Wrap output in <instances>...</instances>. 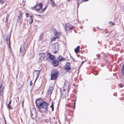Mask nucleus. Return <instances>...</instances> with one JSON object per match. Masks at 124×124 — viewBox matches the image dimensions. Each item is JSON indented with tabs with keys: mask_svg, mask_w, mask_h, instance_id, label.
<instances>
[{
	"mask_svg": "<svg viewBox=\"0 0 124 124\" xmlns=\"http://www.w3.org/2000/svg\"><path fill=\"white\" fill-rule=\"evenodd\" d=\"M59 75L58 72L57 70L55 69H53L51 74V79L54 80L57 78Z\"/></svg>",
	"mask_w": 124,
	"mask_h": 124,
	"instance_id": "f257e3e1",
	"label": "nucleus"
},
{
	"mask_svg": "<svg viewBox=\"0 0 124 124\" xmlns=\"http://www.w3.org/2000/svg\"><path fill=\"white\" fill-rule=\"evenodd\" d=\"M40 106V108H38L40 111L41 112H46L47 110V103L44 101Z\"/></svg>",
	"mask_w": 124,
	"mask_h": 124,
	"instance_id": "f03ea898",
	"label": "nucleus"
},
{
	"mask_svg": "<svg viewBox=\"0 0 124 124\" xmlns=\"http://www.w3.org/2000/svg\"><path fill=\"white\" fill-rule=\"evenodd\" d=\"M51 46L55 53H56L59 50V45L58 43L52 44Z\"/></svg>",
	"mask_w": 124,
	"mask_h": 124,
	"instance_id": "7ed1b4c3",
	"label": "nucleus"
},
{
	"mask_svg": "<svg viewBox=\"0 0 124 124\" xmlns=\"http://www.w3.org/2000/svg\"><path fill=\"white\" fill-rule=\"evenodd\" d=\"M43 102H44L40 98L36 100L35 101V103L38 108H40V105H41V104Z\"/></svg>",
	"mask_w": 124,
	"mask_h": 124,
	"instance_id": "20e7f679",
	"label": "nucleus"
},
{
	"mask_svg": "<svg viewBox=\"0 0 124 124\" xmlns=\"http://www.w3.org/2000/svg\"><path fill=\"white\" fill-rule=\"evenodd\" d=\"M53 30L54 32V34L55 37H53V40L55 39L56 38H58L60 36V33L54 29H53Z\"/></svg>",
	"mask_w": 124,
	"mask_h": 124,
	"instance_id": "39448f33",
	"label": "nucleus"
},
{
	"mask_svg": "<svg viewBox=\"0 0 124 124\" xmlns=\"http://www.w3.org/2000/svg\"><path fill=\"white\" fill-rule=\"evenodd\" d=\"M42 4L41 3H39V4L37 5L34 7V8L36 10H39L42 8Z\"/></svg>",
	"mask_w": 124,
	"mask_h": 124,
	"instance_id": "423d86ee",
	"label": "nucleus"
},
{
	"mask_svg": "<svg viewBox=\"0 0 124 124\" xmlns=\"http://www.w3.org/2000/svg\"><path fill=\"white\" fill-rule=\"evenodd\" d=\"M73 26L69 23H67L65 27V30L66 31L68 32L69 31V30H72L73 29Z\"/></svg>",
	"mask_w": 124,
	"mask_h": 124,
	"instance_id": "0eeeda50",
	"label": "nucleus"
},
{
	"mask_svg": "<svg viewBox=\"0 0 124 124\" xmlns=\"http://www.w3.org/2000/svg\"><path fill=\"white\" fill-rule=\"evenodd\" d=\"M37 112L36 110H34V111L31 112V115L32 118L33 119H35L37 117Z\"/></svg>",
	"mask_w": 124,
	"mask_h": 124,
	"instance_id": "6e6552de",
	"label": "nucleus"
},
{
	"mask_svg": "<svg viewBox=\"0 0 124 124\" xmlns=\"http://www.w3.org/2000/svg\"><path fill=\"white\" fill-rule=\"evenodd\" d=\"M39 62H41L43 60L45 57V55L44 53H40L39 55Z\"/></svg>",
	"mask_w": 124,
	"mask_h": 124,
	"instance_id": "1a4fd4ad",
	"label": "nucleus"
},
{
	"mask_svg": "<svg viewBox=\"0 0 124 124\" xmlns=\"http://www.w3.org/2000/svg\"><path fill=\"white\" fill-rule=\"evenodd\" d=\"M64 69L66 70H69L71 69V68L70 67L69 63H67L64 67Z\"/></svg>",
	"mask_w": 124,
	"mask_h": 124,
	"instance_id": "9d476101",
	"label": "nucleus"
},
{
	"mask_svg": "<svg viewBox=\"0 0 124 124\" xmlns=\"http://www.w3.org/2000/svg\"><path fill=\"white\" fill-rule=\"evenodd\" d=\"M0 124H7L5 118L4 117L3 119H1L0 120Z\"/></svg>",
	"mask_w": 124,
	"mask_h": 124,
	"instance_id": "9b49d317",
	"label": "nucleus"
},
{
	"mask_svg": "<svg viewBox=\"0 0 124 124\" xmlns=\"http://www.w3.org/2000/svg\"><path fill=\"white\" fill-rule=\"evenodd\" d=\"M19 15L18 16V21H19L20 23H21L22 21L21 20V18L22 17V14L21 12H19Z\"/></svg>",
	"mask_w": 124,
	"mask_h": 124,
	"instance_id": "f8f14e48",
	"label": "nucleus"
},
{
	"mask_svg": "<svg viewBox=\"0 0 124 124\" xmlns=\"http://www.w3.org/2000/svg\"><path fill=\"white\" fill-rule=\"evenodd\" d=\"M52 62L54 66H58L59 64L58 61L56 60L54 61H52Z\"/></svg>",
	"mask_w": 124,
	"mask_h": 124,
	"instance_id": "ddd939ff",
	"label": "nucleus"
},
{
	"mask_svg": "<svg viewBox=\"0 0 124 124\" xmlns=\"http://www.w3.org/2000/svg\"><path fill=\"white\" fill-rule=\"evenodd\" d=\"M6 41L7 43V45H8V46L9 48H10V39L8 38H7L6 39Z\"/></svg>",
	"mask_w": 124,
	"mask_h": 124,
	"instance_id": "4468645a",
	"label": "nucleus"
},
{
	"mask_svg": "<svg viewBox=\"0 0 124 124\" xmlns=\"http://www.w3.org/2000/svg\"><path fill=\"white\" fill-rule=\"evenodd\" d=\"M53 89V88L52 86L49 87L48 89V92L52 93Z\"/></svg>",
	"mask_w": 124,
	"mask_h": 124,
	"instance_id": "2eb2a0df",
	"label": "nucleus"
},
{
	"mask_svg": "<svg viewBox=\"0 0 124 124\" xmlns=\"http://www.w3.org/2000/svg\"><path fill=\"white\" fill-rule=\"evenodd\" d=\"M3 87L2 84H0V93H2L3 92Z\"/></svg>",
	"mask_w": 124,
	"mask_h": 124,
	"instance_id": "dca6fc26",
	"label": "nucleus"
},
{
	"mask_svg": "<svg viewBox=\"0 0 124 124\" xmlns=\"http://www.w3.org/2000/svg\"><path fill=\"white\" fill-rule=\"evenodd\" d=\"M80 46H78V47L75 49V51L76 53H77L79 51Z\"/></svg>",
	"mask_w": 124,
	"mask_h": 124,
	"instance_id": "f3484780",
	"label": "nucleus"
},
{
	"mask_svg": "<svg viewBox=\"0 0 124 124\" xmlns=\"http://www.w3.org/2000/svg\"><path fill=\"white\" fill-rule=\"evenodd\" d=\"M24 50V47L23 46H22L20 47V53H22Z\"/></svg>",
	"mask_w": 124,
	"mask_h": 124,
	"instance_id": "a211bd4d",
	"label": "nucleus"
},
{
	"mask_svg": "<svg viewBox=\"0 0 124 124\" xmlns=\"http://www.w3.org/2000/svg\"><path fill=\"white\" fill-rule=\"evenodd\" d=\"M49 57L50 59L52 60H54L55 58V56L52 54L50 55Z\"/></svg>",
	"mask_w": 124,
	"mask_h": 124,
	"instance_id": "6ab92c4d",
	"label": "nucleus"
},
{
	"mask_svg": "<svg viewBox=\"0 0 124 124\" xmlns=\"http://www.w3.org/2000/svg\"><path fill=\"white\" fill-rule=\"evenodd\" d=\"M33 20L31 16H30V18L29 20V22L30 24H31L33 22Z\"/></svg>",
	"mask_w": 124,
	"mask_h": 124,
	"instance_id": "aec40b11",
	"label": "nucleus"
},
{
	"mask_svg": "<svg viewBox=\"0 0 124 124\" xmlns=\"http://www.w3.org/2000/svg\"><path fill=\"white\" fill-rule=\"evenodd\" d=\"M9 15L8 14H7V16H6V20L5 21V23L6 24H8V18L9 17Z\"/></svg>",
	"mask_w": 124,
	"mask_h": 124,
	"instance_id": "412c9836",
	"label": "nucleus"
},
{
	"mask_svg": "<svg viewBox=\"0 0 124 124\" xmlns=\"http://www.w3.org/2000/svg\"><path fill=\"white\" fill-rule=\"evenodd\" d=\"M34 71H35L36 72L35 73L36 74V75H37V78L38 77V75L40 74V71L39 70H35Z\"/></svg>",
	"mask_w": 124,
	"mask_h": 124,
	"instance_id": "4be33fe9",
	"label": "nucleus"
},
{
	"mask_svg": "<svg viewBox=\"0 0 124 124\" xmlns=\"http://www.w3.org/2000/svg\"><path fill=\"white\" fill-rule=\"evenodd\" d=\"M51 4L52 6L53 7L55 6V3L54 0H50Z\"/></svg>",
	"mask_w": 124,
	"mask_h": 124,
	"instance_id": "5701e85b",
	"label": "nucleus"
},
{
	"mask_svg": "<svg viewBox=\"0 0 124 124\" xmlns=\"http://www.w3.org/2000/svg\"><path fill=\"white\" fill-rule=\"evenodd\" d=\"M58 60L60 61H61L62 60H64V58L61 56H59L58 57Z\"/></svg>",
	"mask_w": 124,
	"mask_h": 124,
	"instance_id": "b1692460",
	"label": "nucleus"
},
{
	"mask_svg": "<svg viewBox=\"0 0 124 124\" xmlns=\"http://www.w3.org/2000/svg\"><path fill=\"white\" fill-rule=\"evenodd\" d=\"M50 107H51L52 108V111H53L54 110V105L53 103V102H52L51 105V106H50Z\"/></svg>",
	"mask_w": 124,
	"mask_h": 124,
	"instance_id": "393cba45",
	"label": "nucleus"
},
{
	"mask_svg": "<svg viewBox=\"0 0 124 124\" xmlns=\"http://www.w3.org/2000/svg\"><path fill=\"white\" fill-rule=\"evenodd\" d=\"M122 71L123 74L124 75V63L122 68Z\"/></svg>",
	"mask_w": 124,
	"mask_h": 124,
	"instance_id": "a878e982",
	"label": "nucleus"
},
{
	"mask_svg": "<svg viewBox=\"0 0 124 124\" xmlns=\"http://www.w3.org/2000/svg\"><path fill=\"white\" fill-rule=\"evenodd\" d=\"M6 1V0H0V3L1 4L4 3Z\"/></svg>",
	"mask_w": 124,
	"mask_h": 124,
	"instance_id": "bb28decb",
	"label": "nucleus"
},
{
	"mask_svg": "<svg viewBox=\"0 0 124 124\" xmlns=\"http://www.w3.org/2000/svg\"><path fill=\"white\" fill-rule=\"evenodd\" d=\"M7 107L8 109H11V107L10 106V105L8 104L7 106Z\"/></svg>",
	"mask_w": 124,
	"mask_h": 124,
	"instance_id": "cd10ccee",
	"label": "nucleus"
},
{
	"mask_svg": "<svg viewBox=\"0 0 124 124\" xmlns=\"http://www.w3.org/2000/svg\"><path fill=\"white\" fill-rule=\"evenodd\" d=\"M43 35L42 34H41L39 36V40H40L41 39H42L43 38Z\"/></svg>",
	"mask_w": 124,
	"mask_h": 124,
	"instance_id": "c85d7f7f",
	"label": "nucleus"
},
{
	"mask_svg": "<svg viewBox=\"0 0 124 124\" xmlns=\"http://www.w3.org/2000/svg\"><path fill=\"white\" fill-rule=\"evenodd\" d=\"M46 8V7H45L41 11V13H42V12H43Z\"/></svg>",
	"mask_w": 124,
	"mask_h": 124,
	"instance_id": "c756f323",
	"label": "nucleus"
},
{
	"mask_svg": "<svg viewBox=\"0 0 124 124\" xmlns=\"http://www.w3.org/2000/svg\"><path fill=\"white\" fill-rule=\"evenodd\" d=\"M76 101H74V103L73 104V106H74V109L75 108Z\"/></svg>",
	"mask_w": 124,
	"mask_h": 124,
	"instance_id": "7c9ffc66",
	"label": "nucleus"
},
{
	"mask_svg": "<svg viewBox=\"0 0 124 124\" xmlns=\"http://www.w3.org/2000/svg\"><path fill=\"white\" fill-rule=\"evenodd\" d=\"M88 0H81V1H80V3H82V2H83L84 1H88Z\"/></svg>",
	"mask_w": 124,
	"mask_h": 124,
	"instance_id": "2f4dec72",
	"label": "nucleus"
},
{
	"mask_svg": "<svg viewBox=\"0 0 124 124\" xmlns=\"http://www.w3.org/2000/svg\"><path fill=\"white\" fill-rule=\"evenodd\" d=\"M25 15L26 16V17L27 18L28 17H29V14L27 13H25Z\"/></svg>",
	"mask_w": 124,
	"mask_h": 124,
	"instance_id": "473e14b6",
	"label": "nucleus"
},
{
	"mask_svg": "<svg viewBox=\"0 0 124 124\" xmlns=\"http://www.w3.org/2000/svg\"><path fill=\"white\" fill-rule=\"evenodd\" d=\"M123 85L124 86V85H119V88L122 87H123Z\"/></svg>",
	"mask_w": 124,
	"mask_h": 124,
	"instance_id": "72a5a7b5",
	"label": "nucleus"
},
{
	"mask_svg": "<svg viewBox=\"0 0 124 124\" xmlns=\"http://www.w3.org/2000/svg\"><path fill=\"white\" fill-rule=\"evenodd\" d=\"M11 100H10L9 101V102L8 103V104L10 105V104H11Z\"/></svg>",
	"mask_w": 124,
	"mask_h": 124,
	"instance_id": "f704fd0d",
	"label": "nucleus"
},
{
	"mask_svg": "<svg viewBox=\"0 0 124 124\" xmlns=\"http://www.w3.org/2000/svg\"><path fill=\"white\" fill-rule=\"evenodd\" d=\"M43 122H47V120L44 119L43 121Z\"/></svg>",
	"mask_w": 124,
	"mask_h": 124,
	"instance_id": "c9c22d12",
	"label": "nucleus"
},
{
	"mask_svg": "<svg viewBox=\"0 0 124 124\" xmlns=\"http://www.w3.org/2000/svg\"><path fill=\"white\" fill-rule=\"evenodd\" d=\"M110 23H111L112 24V25H113L114 24L113 23L111 22Z\"/></svg>",
	"mask_w": 124,
	"mask_h": 124,
	"instance_id": "e433bc0d",
	"label": "nucleus"
},
{
	"mask_svg": "<svg viewBox=\"0 0 124 124\" xmlns=\"http://www.w3.org/2000/svg\"><path fill=\"white\" fill-rule=\"evenodd\" d=\"M85 62V61H83V62H82V63H81V65H82V64H83V63L84 62Z\"/></svg>",
	"mask_w": 124,
	"mask_h": 124,
	"instance_id": "4c0bfd02",
	"label": "nucleus"
},
{
	"mask_svg": "<svg viewBox=\"0 0 124 124\" xmlns=\"http://www.w3.org/2000/svg\"><path fill=\"white\" fill-rule=\"evenodd\" d=\"M63 91H65V89H63Z\"/></svg>",
	"mask_w": 124,
	"mask_h": 124,
	"instance_id": "58836bf2",
	"label": "nucleus"
},
{
	"mask_svg": "<svg viewBox=\"0 0 124 124\" xmlns=\"http://www.w3.org/2000/svg\"><path fill=\"white\" fill-rule=\"evenodd\" d=\"M38 16H40V15H38Z\"/></svg>",
	"mask_w": 124,
	"mask_h": 124,
	"instance_id": "ea45409f",
	"label": "nucleus"
},
{
	"mask_svg": "<svg viewBox=\"0 0 124 124\" xmlns=\"http://www.w3.org/2000/svg\"><path fill=\"white\" fill-rule=\"evenodd\" d=\"M68 2H69L70 1V0H67Z\"/></svg>",
	"mask_w": 124,
	"mask_h": 124,
	"instance_id": "a19ab883",
	"label": "nucleus"
},
{
	"mask_svg": "<svg viewBox=\"0 0 124 124\" xmlns=\"http://www.w3.org/2000/svg\"><path fill=\"white\" fill-rule=\"evenodd\" d=\"M31 83H30V85H31Z\"/></svg>",
	"mask_w": 124,
	"mask_h": 124,
	"instance_id": "79ce46f5",
	"label": "nucleus"
},
{
	"mask_svg": "<svg viewBox=\"0 0 124 124\" xmlns=\"http://www.w3.org/2000/svg\"><path fill=\"white\" fill-rule=\"evenodd\" d=\"M31 83H30V85H31Z\"/></svg>",
	"mask_w": 124,
	"mask_h": 124,
	"instance_id": "37998d69",
	"label": "nucleus"
}]
</instances>
